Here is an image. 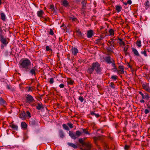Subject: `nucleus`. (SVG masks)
Instances as JSON below:
<instances>
[{"mask_svg":"<svg viewBox=\"0 0 150 150\" xmlns=\"http://www.w3.org/2000/svg\"><path fill=\"white\" fill-rule=\"evenodd\" d=\"M98 74H102V68L100 67V64L97 62L93 63L92 65L88 68L87 72L90 74H91L94 71Z\"/></svg>","mask_w":150,"mask_h":150,"instance_id":"f257e3e1","label":"nucleus"},{"mask_svg":"<svg viewBox=\"0 0 150 150\" xmlns=\"http://www.w3.org/2000/svg\"><path fill=\"white\" fill-rule=\"evenodd\" d=\"M19 67L23 70L29 71L30 69L31 62L28 59L25 58L23 60H21L19 63Z\"/></svg>","mask_w":150,"mask_h":150,"instance_id":"f03ea898","label":"nucleus"},{"mask_svg":"<svg viewBox=\"0 0 150 150\" xmlns=\"http://www.w3.org/2000/svg\"><path fill=\"white\" fill-rule=\"evenodd\" d=\"M25 98L26 103H30L33 102L34 101L33 97L30 94L26 95Z\"/></svg>","mask_w":150,"mask_h":150,"instance_id":"7ed1b4c3","label":"nucleus"},{"mask_svg":"<svg viewBox=\"0 0 150 150\" xmlns=\"http://www.w3.org/2000/svg\"><path fill=\"white\" fill-rule=\"evenodd\" d=\"M0 41L5 45H6L8 43L7 38L4 37L3 35H0Z\"/></svg>","mask_w":150,"mask_h":150,"instance_id":"20e7f679","label":"nucleus"},{"mask_svg":"<svg viewBox=\"0 0 150 150\" xmlns=\"http://www.w3.org/2000/svg\"><path fill=\"white\" fill-rule=\"evenodd\" d=\"M105 60L108 64H111L112 62H114V61L112 58L109 56L106 57H105Z\"/></svg>","mask_w":150,"mask_h":150,"instance_id":"39448f33","label":"nucleus"},{"mask_svg":"<svg viewBox=\"0 0 150 150\" xmlns=\"http://www.w3.org/2000/svg\"><path fill=\"white\" fill-rule=\"evenodd\" d=\"M36 67L35 66L33 67V68H32L31 69H30L29 71H25L26 72H29V73L31 74L32 75H34L35 76L36 74V73L35 72V71L36 70Z\"/></svg>","mask_w":150,"mask_h":150,"instance_id":"423d86ee","label":"nucleus"},{"mask_svg":"<svg viewBox=\"0 0 150 150\" xmlns=\"http://www.w3.org/2000/svg\"><path fill=\"white\" fill-rule=\"evenodd\" d=\"M139 93L142 96L143 99H148L150 98L147 94H145V95H144L142 92L141 91L139 92Z\"/></svg>","mask_w":150,"mask_h":150,"instance_id":"0eeeda50","label":"nucleus"},{"mask_svg":"<svg viewBox=\"0 0 150 150\" xmlns=\"http://www.w3.org/2000/svg\"><path fill=\"white\" fill-rule=\"evenodd\" d=\"M93 35V31L92 30H89L87 32V37L88 38H91Z\"/></svg>","mask_w":150,"mask_h":150,"instance_id":"6e6552de","label":"nucleus"},{"mask_svg":"<svg viewBox=\"0 0 150 150\" xmlns=\"http://www.w3.org/2000/svg\"><path fill=\"white\" fill-rule=\"evenodd\" d=\"M132 52H133L134 54L135 55H136L137 56L140 57V56L139 54L138 51L136 49L134 48H132Z\"/></svg>","mask_w":150,"mask_h":150,"instance_id":"1a4fd4ad","label":"nucleus"},{"mask_svg":"<svg viewBox=\"0 0 150 150\" xmlns=\"http://www.w3.org/2000/svg\"><path fill=\"white\" fill-rule=\"evenodd\" d=\"M19 117L21 119L24 120L26 118L27 115H26V113L25 112H23V113L20 114Z\"/></svg>","mask_w":150,"mask_h":150,"instance_id":"9d476101","label":"nucleus"},{"mask_svg":"<svg viewBox=\"0 0 150 150\" xmlns=\"http://www.w3.org/2000/svg\"><path fill=\"white\" fill-rule=\"evenodd\" d=\"M43 11L42 10L38 11L37 12V14L38 16L40 17L43 18L42 16L44 14Z\"/></svg>","mask_w":150,"mask_h":150,"instance_id":"9b49d317","label":"nucleus"},{"mask_svg":"<svg viewBox=\"0 0 150 150\" xmlns=\"http://www.w3.org/2000/svg\"><path fill=\"white\" fill-rule=\"evenodd\" d=\"M69 136L73 139H76V137H75V134H74L72 132L69 131Z\"/></svg>","mask_w":150,"mask_h":150,"instance_id":"f8f14e48","label":"nucleus"},{"mask_svg":"<svg viewBox=\"0 0 150 150\" xmlns=\"http://www.w3.org/2000/svg\"><path fill=\"white\" fill-rule=\"evenodd\" d=\"M30 124L32 126H34L36 124L35 120L33 119H31L29 121Z\"/></svg>","mask_w":150,"mask_h":150,"instance_id":"ddd939ff","label":"nucleus"},{"mask_svg":"<svg viewBox=\"0 0 150 150\" xmlns=\"http://www.w3.org/2000/svg\"><path fill=\"white\" fill-rule=\"evenodd\" d=\"M72 53L74 55H76L78 52V50L77 48L74 47L73 48L71 49Z\"/></svg>","mask_w":150,"mask_h":150,"instance_id":"4468645a","label":"nucleus"},{"mask_svg":"<svg viewBox=\"0 0 150 150\" xmlns=\"http://www.w3.org/2000/svg\"><path fill=\"white\" fill-rule=\"evenodd\" d=\"M67 144L69 146L72 147L75 149H76L78 147L76 145L73 143L68 142L67 143Z\"/></svg>","mask_w":150,"mask_h":150,"instance_id":"2eb2a0df","label":"nucleus"},{"mask_svg":"<svg viewBox=\"0 0 150 150\" xmlns=\"http://www.w3.org/2000/svg\"><path fill=\"white\" fill-rule=\"evenodd\" d=\"M59 134L60 138H63L64 137V133L62 130H60L59 131Z\"/></svg>","mask_w":150,"mask_h":150,"instance_id":"dca6fc26","label":"nucleus"},{"mask_svg":"<svg viewBox=\"0 0 150 150\" xmlns=\"http://www.w3.org/2000/svg\"><path fill=\"white\" fill-rule=\"evenodd\" d=\"M82 134V132H80L79 131H77L75 134V137H76V139L78 137L80 136Z\"/></svg>","mask_w":150,"mask_h":150,"instance_id":"f3484780","label":"nucleus"},{"mask_svg":"<svg viewBox=\"0 0 150 150\" xmlns=\"http://www.w3.org/2000/svg\"><path fill=\"white\" fill-rule=\"evenodd\" d=\"M6 101L2 98L0 97V105H3L6 104Z\"/></svg>","mask_w":150,"mask_h":150,"instance_id":"a211bd4d","label":"nucleus"},{"mask_svg":"<svg viewBox=\"0 0 150 150\" xmlns=\"http://www.w3.org/2000/svg\"><path fill=\"white\" fill-rule=\"evenodd\" d=\"M10 127L14 130H17L18 129V126L13 124L10 125Z\"/></svg>","mask_w":150,"mask_h":150,"instance_id":"6ab92c4d","label":"nucleus"},{"mask_svg":"<svg viewBox=\"0 0 150 150\" xmlns=\"http://www.w3.org/2000/svg\"><path fill=\"white\" fill-rule=\"evenodd\" d=\"M1 18L3 21H5L6 20V16L3 13H1Z\"/></svg>","mask_w":150,"mask_h":150,"instance_id":"aec40b11","label":"nucleus"},{"mask_svg":"<svg viewBox=\"0 0 150 150\" xmlns=\"http://www.w3.org/2000/svg\"><path fill=\"white\" fill-rule=\"evenodd\" d=\"M27 125L24 122H22L21 123V126L23 128L25 129L27 127Z\"/></svg>","mask_w":150,"mask_h":150,"instance_id":"412c9836","label":"nucleus"},{"mask_svg":"<svg viewBox=\"0 0 150 150\" xmlns=\"http://www.w3.org/2000/svg\"><path fill=\"white\" fill-rule=\"evenodd\" d=\"M122 8V7L119 6L117 5L116 6V9L117 12H119L121 11V9Z\"/></svg>","mask_w":150,"mask_h":150,"instance_id":"4be33fe9","label":"nucleus"},{"mask_svg":"<svg viewBox=\"0 0 150 150\" xmlns=\"http://www.w3.org/2000/svg\"><path fill=\"white\" fill-rule=\"evenodd\" d=\"M150 5L149 1H147L145 5V8L146 9H147L149 7Z\"/></svg>","mask_w":150,"mask_h":150,"instance_id":"5701e85b","label":"nucleus"},{"mask_svg":"<svg viewBox=\"0 0 150 150\" xmlns=\"http://www.w3.org/2000/svg\"><path fill=\"white\" fill-rule=\"evenodd\" d=\"M42 108H43L42 106V104L38 103L37 106H36V108L38 110H40Z\"/></svg>","mask_w":150,"mask_h":150,"instance_id":"b1692460","label":"nucleus"},{"mask_svg":"<svg viewBox=\"0 0 150 150\" xmlns=\"http://www.w3.org/2000/svg\"><path fill=\"white\" fill-rule=\"evenodd\" d=\"M119 68L120 69V71L121 72V74H123L124 73V69L123 67L122 66L120 65L119 67Z\"/></svg>","mask_w":150,"mask_h":150,"instance_id":"393cba45","label":"nucleus"},{"mask_svg":"<svg viewBox=\"0 0 150 150\" xmlns=\"http://www.w3.org/2000/svg\"><path fill=\"white\" fill-rule=\"evenodd\" d=\"M66 82L68 84H71L73 83V81L70 78H67Z\"/></svg>","mask_w":150,"mask_h":150,"instance_id":"a878e982","label":"nucleus"},{"mask_svg":"<svg viewBox=\"0 0 150 150\" xmlns=\"http://www.w3.org/2000/svg\"><path fill=\"white\" fill-rule=\"evenodd\" d=\"M67 19L69 20H72V21H75L76 19V18H75L74 16L71 17L68 16L67 18Z\"/></svg>","mask_w":150,"mask_h":150,"instance_id":"bb28decb","label":"nucleus"},{"mask_svg":"<svg viewBox=\"0 0 150 150\" xmlns=\"http://www.w3.org/2000/svg\"><path fill=\"white\" fill-rule=\"evenodd\" d=\"M141 41L140 40H138L137 41L136 44L139 47H141Z\"/></svg>","mask_w":150,"mask_h":150,"instance_id":"cd10ccee","label":"nucleus"},{"mask_svg":"<svg viewBox=\"0 0 150 150\" xmlns=\"http://www.w3.org/2000/svg\"><path fill=\"white\" fill-rule=\"evenodd\" d=\"M109 32L110 33V35L113 36L114 35V31L112 29H110L109 30Z\"/></svg>","mask_w":150,"mask_h":150,"instance_id":"c85d7f7f","label":"nucleus"},{"mask_svg":"<svg viewBox=\"0 0 150 150\" xmlns=\"http://www.w3.org/2000/svg\"><path fill=\"white\" fill-rule=\"evenodd\" d=\"M142 86L143 88L146 91L147 90V89H148L149 87L148 84L145 85L144 84H143L142 85Z\"/></svg>","mask_w":150,"mask_h":150,"instance_id":"c756f323","label":"nucleus"},{"mask_svg":"<svg viewBox=\"0 0 150 150\" xmlns=\"http://www.w3.org/2000/svg\"><path fill=\"white\" fill-rule=\"evenodd\" d=\"M91 113L92 115H95V116L96 117H98L99 116V114H96L93 111L91 112Z\"/></svg>","mask_w":150,"mask_h":150,"instance_id":"7c9ffc66","label":"nucleus"},{"mask_svg":"<svg viewBox=\"0 0 150 150\" xmlns=\"http://www.w3.org/2000/svg\"><path fill=\"white\" fill-rule=\"evenodd\" d=\"M144 76L147 79H149L150 78V74H144Z\"/></svg>","mask_w":150,"mask_h":150,"instance_id":"2f4dec72","label":"nucleus"},{"mask_svg":"<svg viewBox=\"0 0 150 150\" xmlns=\"http://www.w3.org/2000/svg\"><path fill=\"white\" fill-rule=\"evenodd\" d=\"M81 4L82 5V9L83 10L84 8V7L86 6V3L84 1H82L81 2Z\"/></svg>","mask_w":150,"mask_h":150,"instance_id":"473e14b6","label":"nucleus"},{"mask_svg":"<svg viewBox=\"0 0 150 150\" xmlns=\"http://www.w3.org/2000/svg\"><path fill=\"white\" fill-rule=\"evenodd\" d=\"M83 132L85 134H90L86 130V129H82Z\"/></svg>","mask_w":150,"mask_h":150,"instance_id":"72a5a7b5","label":"nucleus"},{"mask_svg":"<svg viewBox=\"0 0 150 150\" xmlns=\"http://www.w3.org/2000/svg\"><path fill=\"white\" fill-rule=\"evenodd\" d=\"M26 115H27V116H28L29 117H31L30 113L29 111H26Z\"/></svg>","mask_w":150,"mask_h":150,"instance_id":"f704fd0d","label":"nucleus"},{"mask_svg":"<svg viewBox=\"0 0 150 150\" xmlns=\"http://www.w3.org/2000/svg\"><path fill=\"white\" fill-rule=\"evenodd\" d=\"M79 142L80 144L82 145H84L85 144L83 142V140L82 138H81L79 139Z\"/></svg>","mask_w":150,"mask_h":150,"instance_id":"c9c22d12","label":"nucleus"},{"mask_svg":"<svg viewBox=\"0 0 150 150\" xmlns=\"http://www.w3.org/2000/svg\"><path fill=\"white\" fill-rule=\"evenodd\" d=\"M111 65L112 66V67H113V68L112 69H116V66L115 64V62L114 61V62H112L111 63Z\"/></svg>","mask_w":150,"mask_h":150,"instance_id":"e433bc0d","label":"nucleus"},{"mask_svg":"<svg viewBox=\"0 0 150 150\" xmlns=\"http://www.w3.org/2000/svg\"><path fill=\"white\" fill-rule=\"evenodd\" d=\"M71 32V30L69 29V27L67 26L66 27V33L67 32L69 33H70Z\"/></svg>","mask_w":150,"mask_h":150,"instance_id":"4c0bfd02","label":"nucleus"},{"mask_svg":"<svg viewBox=\"0 0 150 150\" xmlns=\"http://www.w3.org/2000/svg\"><path fill=\"white\" fill-rule=\"evenodd\" d=\"M107 50L109 52H113L111 48V47L110 46L109 47L107 48Z\"/></svg>","mask_w":150,"mask_h":150,"instance_id":"58836bf2","label":"nucleus"},{"mask_svg":"<svg viewBox=\"0 0 150 150\" xmlns=\"http://www.w3.org/2000/svg\"><path fill=\"white\" fill-rule=\"evenodd\" d=\"M141 53L142 54H143L145 57H146L147 56L146 54V50H144V51H141Z\"/></svg>","mask_w":150,"mask_h":150,"instance_id":"ea45409f","label":"nucleus"},{"mask_svg":"<svg viewBox=\"0 0 150 150\" xmlns=\"http://www.w3.org/2000/svg\"><path fill=\"white\" fill-rule=\"evenodd\" d=\"M67 125L70 128H73V124L70 122H69L67 123Z\"/></svg>","mask_w":150,"mask_h":150,"instance_id":"a19ab883","label":"nucleus"},{"mask_svg":"<svg viewBox=\"0 0 150 150\" xmlns=\"http://www.w3.org/2000/svg\"><path fill=\"white\" fill-rule=\"evenodd\" d=\"M54 82V79L53 78H51L50 79L49 82L50 84H52Z\"/></svg>","mask_w":150,"mask_h":150,"instance_id":"79ce46f5","label":"nucleus"},{"mask_svg":"<svg viewBox=\"0 0 150 150\" xmlns=\"http://www.w3.org/2000/svg\"><path fill=\"white\" fill-rule=\"evenodd\" d=\"M27 88H28V90H27V91L28 92H29L30 91H32L33 90V88H32V87H27Z\"/></svg>","mask_w":150,"mask_h":150,"instance_id":"37998d69","label":"nucleus"},{"mask_svg":"<svg viewBox=\"0 0 150 150\" xmlns=\"http://www.w3.org/2000/svg\"><path fill=\"white\" fill-rule=\"evenodd\" d=\"M45 48L46 50L47 51H49L50 50L51 51H52V50L51 48H50V47L48 46H46Z\"/></svg>","mask_w":150,"mask_h":150,"instance_id":"c03bdc74","label":"nucleus"},{"mask_svg":"<svg viewBox=\"0 0 150 150\" xmlns=\"http://www.w3.org/2000/svg\"><path fill=\"white\" fill-rule=\"evenodd\" d=\"M114 85V84L113 83H111L110 84V86L113 89H114L115 88V87Z\"/></svg>","mask_w":150,"mask_h":150,"instance_id":"a18cd8bd","label":"nucleus"},{"mask_svg":"<svg viewBox=\"0 0 150 150\" xmlns=\"http://www.w3.org/2000/svg\"><path fill=\"white\" fill-rule=\"evenodd\" d=\"M129 148V146L127 145H125L124 146V149L126 150H128Z\"/></svg>","mask_w":150,"mask_h":150,"instance_id":"49530a36","label":"nucleus"},{"mask_svg":"<svg viewBox=\"0 0 150 150\" xmlns=\"http://www.w3.org/2000/svg\"><path fill=\"white\" fill-rule=\"evenodd\" d=\"M62 4L64 6H66V0H64L63 1H62Z\"/></svg>","mask_w":150,"mask_h":150,"instance_id":"de8ad7c7","label":"nucleus"},{"mask_svg":"<svg viewBox=\"0 0 150 150\" xmlns=\"http://www.w3.org/2000/svg\"><path fill=\"white\" fill-rule=\"evenodd\" d=\"M79 99L81 101V102H82L84 100V99L81 96L79 97Z\"/></svg>","mask_w":150,"mask_h":150,"instance_id":"09e8293b","label":"nucleus"},{"mask_svg":"<svg viewBox=\"0 0 150 150\" xmlns=\"http://www.w3.org/2000/svg\"><path fill=\"white\" fill-rule=\"evenodd\" d=\"M117 76H112L111 77V78L113 79V80L114 81L116 80L117 79Z\"/></svg>","mask_w":150,"mask_h":150,"instance_id":"8fccbe9b","label":"nucleus"},{"mask_svg":"<svg viewBox=\"0 0 150 150\" xmlns=\"http://www.w3.org/2000/svg\"><path fill=\"white\" fill-rule=\"evenodd\" d=\"M50 9L51 10V12H52V13L53 14L55 13H56V12L55 11V10L54 9V8H52V9L51 8V9Z\"/></svg>","mask_w":150,"mask_h":150,"instance_id":"3c124183","label":"nucleus"},{"mask_svg":"<svg viewBox=\"0 0 150 150\" xmlns=\"http://www.w3.org/2000/svg\"><path fill=\"white\" fill-rule=\"evenodd\" d=\"M50 34L51 35H53L54 34V32L53 31L52 29H51L50 30V32H49Z\"/></svg>","mask_w":150,"mask_h":150,"instance_id":"603ef678","label":"nucleus"},{"mask_svg":"<svg viewBox=\"0 0 150 150\" xmlns=\"http://www.w3.org/2000/svg\"><path fill=\"white\" fill-rule=\"evenodd\" d=\"M132 3V1L131 0H128L127 2V4H129V5L131 4Z\"/></svg>","mask_w":150,"mask_h":150,"instance_id":"864d4df0","label":"nucleus"},{"mask_svg":"<svg viewBox=\"0 0 150 150\" xmlns=\"http://www.w3.org/2000/svg\"><path fill=\"white\" fill-rule=\"evenodd\" d=\"M64 85L63 84H61L59 85V86L60 88H62L64 87Z\"/></svg>","mask_w":150,"mask_h":150,"instance_id":"5fc2aeb1","label":"nucleus"},{"mask_svg":"<svg viewBox=\"0 0 150 150\" xmlns=\"http://www.w3.org/2000/svg\"><path fill=\"white\" fill-rule=\"evenodd\" d=\"M104 37H103L102 36H100V37L97 39V40L99 42L100 40H102Z\"/></svg>","mask_w":150,"mask_h":150,"instance_id":"6e6d98bb","label":"nucleus"},{"mask_svg":"<svg viewBox=\"0 0 150 150\" xmlns=\"http://www.w3.org/2000/svg\"><path fill=\"white\" fill-rule=\"evenodd\" d=\"M3 35V30L0 27V35Z\"/></svg>","mask_w":150,"mask_h":150,"instance_id":"4d7b16f0","label":"nucleus"},{"mask_svg":"<svg viewBox=\"0 0 150 150\" xmlns=\"http://www.w3.org/2000/svg\"><path fill=\"white\" fill-rule=\"evenodd\" d=\"M145 114H147V113H148L149 112V111L147 109H146L145 110Z\"/></svg>","mask_w":150,"mask_h":150,"instance_id":"13d9d810","label":"nucleus"},{"mask_svg":"<svg viewBox=\"0 0 150 150\" xmlns=\"http://www.w3.org/2000/svg\"><path fill=\"white\" fill-rule=\"evenodd\" d=\"M110 46L111 47L112 49V48L114 49V47H115V46L114 45H112V44H111V45H110Z\"/></svg>","mask_w":150,"mask_h":150,"instance_id":"bf43d9fd","label":"nucleus"},{"mask_svg":"<svg viewBox=\"0 0 150 150\" xmlns=\"http://www.w3.org/2000/svg\"><path fill=\"white\" fill-rule=\"evenodd\" d=\"M54 8V6L53 5H51L50 7V9L53 8Z\"/></svg>","mask_w":150,"mask_h":150,"instance_id":"052dcab7","label":"nucleus"},{"mask_svg":"<svg viewBox=\"0 0 150 150\" xmlns=\"http://www.w3.org/2000/svg\"><path fill=\"white\" fill-rule=\"evenodd\" d=\"M62 126L64 129H66V124H63Z\"/></svg>","mask_w":150,"mask_h":150,"instance_id":"680f3d73","label":"nucleus"},{"mask_svg":"<svg viewBox=\"0 0 150 150\" xmlns=\"http://www.w3.org/2000/svg\"><path fill=\"white\" fill-rule=\"evenodd\" d=\"M146 91L150 93V87H149L147 89V90H146Z\"/></svg>","mask_w":150,"mask_h":150,"instance_id":"e2e57ef3","label":"nucleus"},{"mask_svg":"<svg viewBox=\"0 0 150 150\" xmlns=\"http://www.w3.org/2000/svg\"><path fill=\"white\" fill-rule=\"evenodd\" d=\"M110 40L112 41L111 42H112V43H114V40L113 39V38H111L110 39Z\"/></svg>","mask_w":150,"mask_h":150,"instance_id":"0e129e2a","label":"nucleus"},{"mask_svg":"<svg viewBox=\"0 0 150 150\" xmlns=\"http://www.w3.org/2000/svg\"><path fill=\"white\" fill-rule=\"evenodd\" d=\"M127 66L129 68H130L131 69H132V67L129 64V63H127Z\"/></svg>","mask_w":150,"mask_h":150,"instance_id":"69168bd1","label":"nucleus"},{"mask_svg":"<svg viewBox=\"0 0 150 150\" xmlns=\"http://www.w3.org/2000/svg\"><path fill=\"white\" fill-rule=\"evenodd\" d=\"M118 39L120 41V42H121V43L122 42V39L119 38Z\"/></svg>","mask_w":150,"mask_h":150,"instance_id":"338daca9","label":"nucleus"},{"mask_svg":"<svg viewBox=\"0 0 150 150\" xmlns=\"http://www.w3.org/2000/svg\"><path fill=\"white\" fill-rule=\"evenodd\" d=\"M146 105L147 106V108L149 109H150V105H149V104H147Z\"/></svg>","mask_w":150,"mask_h":150,"instance_id":"774afa93","label":"nucleus"}]
</instances>
